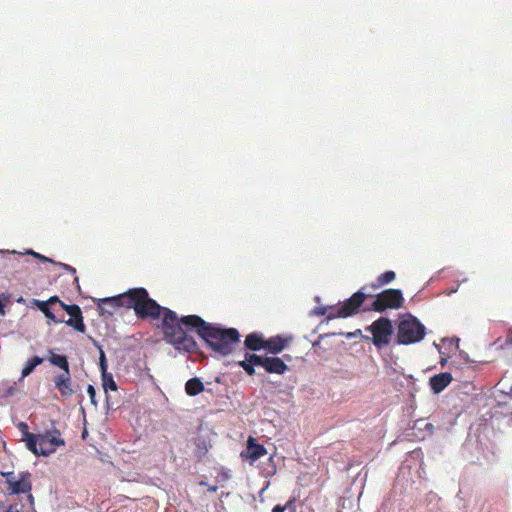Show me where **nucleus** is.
Wrapping results in <instances>:
<instances>
[{"instance_id":"obj_1","label":"nucleus","mask_w":512,"mask_h":512,"mask_svg":"<svg viewBox=\"0 0 512 512\" xmlns=\"http://www.w3.org/2000/svg\"><path fill=\"white\" fill-rule=\"evenodd\" d=\"M161 329L164 340L180 352L192 353L198 348L195 339L188 334L194 331L214 352L221 356L233 353L240 342V333L236 328H227L221 324L206 322L198 315L181 318L171 309H165Z\"/></svg>"},{"instance_id":"obj_2","label":"nucleus","mask_w":512,"mask_h":512,"mask_svg":"<svg viewBox=\"0 0 512 512\" xmlns=\"http://www.w3.org/2000/svg\"><path fill=\"white\" fill-rule=\"evenodd\" d=\"M98 310L100 315H113L118 307L133 308L135 314L140 319L152 318L159 319L164 317L165 309L155 300L151 299L145 288H133L125 293L106 297L98 300Z\"/></svg>"},{"instance_id":"obj_3","label":"nucleus","mask_w":512,"mask_h":512,"mask_svg":"<svg viewBox=\"0 0 512 512\" xmlns=\"http://www.w3.org/2000/svg\"><path fill=\"white\" fill-rule=\"evenodd\" d=\"M426 335V327L419 319L408 313L398 323L397 339L398 345H410L420 342Z\"/></svg>"},{"instance_id":"obj_4","label":"nucleus","mask_w":512,"mask_h":512,"mask_svg":"<svg viewBox=\"0 0 512 512\" xmlns=\"http://www.w3.org/2000/svg\"><path fill=\"white\" fill-rule=\"evenodd\" d=\"M404 301L402 291L399 289H387L379 293L365 310L383 312L388 308L398 309Z\"/></svg>"},{"instance_id":"obj_5","label":"nucleus","mask_w":512,"mask_h":512,"mask_svg":"<svg viewBox=\"0 0 512 512\" xmlns=\"http://www.w3.org/2000/svg\"><path fill=\"white\" fill-rule=\"evenodd\" d=\"M367 296L368 295L364 293L363 288L358 290L350 298L346 299L339 307H332L327 319L332 320L337 317L346 318L356 314Z\"/></svg>"},{"instance_id":"obj_6","label":"nucleus","mask_w":512,"mask_h":512,"mask_svg":"<svg viewBox=\"0 0 512 512\" xmlns=\"http://www.w3.org/2000/svg\"><path fill=\"white\" fill-rule=\"evenodd\" d=\"M367 330L371 332V341L376 348L382 349L390 343L393 333V326L390 319L381 317L374 321Z\"/></svg>"},{"instance_id":"obj_7","label":"nucleus","mask_w":512,"mask_h":512,"mask_svg":"<svg viewBox=\"0 0 512 512\" xmlns=\"http://www.w3.org/2000/svg\"><path fill=\"white\" fill-rule=\"evenodd\" d=\"M31 476L29 471H22L14 481H9L8 495L26 494L28 506L33 509L34 497L31 494Z\"/></svg>"},{"instance_id":"obj_8","label":"nucleus","mask_w":512,"mask_h":512,"mask_svg":"<svg viewBox=\"0 0 512 512\" xmlns=\"http://www.w3.org/2000/svg\"><path fill=\"white\" fill-rule=\"evenodd\" d=\"M61 433L54 428L51 432L40 434L38 456H49L56 451V447L64 446L65 441L60 437Z\"/></svg>"},{"instance_id":"obj_9","label":"nucleus","mask_w":512,"mask_h":512,"mask_svg":"<svg viewBox=\"0 0 512 512\" xmlns=\"http://www.w3.org/2000/svg\"><path fill=\"white\" fill-rule=\"evenodd\" d=\"M260 367L264 368L267 373L283 375L289 370V367L280 357L260 355Z\"/></svg>"},{"instance_id":"obj_10","label":"nucleus","mask_w":512,"mask_h":512,"mask_svg":"<svg viewBox=\"0 0 512 512\" xmlns=\"http://www.w3.org/2000/svg\"><path fill=\"white\" fill-rule=\"evenodd\" d=\"M53 382L62 397L67 398L74 394L70 369L55 375Z\"/></svg>"},{"instance_id":"obj_11","label":"nucleus","mask_w":512,"mask_h":512,"mask_svg":"<svg viewBox=\"0 0 512 512\" xmlns=\"http://www.w3.org/2000/svg\"><path fill=\"white\" fill-rule=\"evenodd\" d=\"M291 338H285L282 335H275L266 339L265 350L272 355L281 353L290 342Z\"/></svg>"},{"instance_id":"obj_12","label":"nucleus","mask_w":512,"mask_h":512,"mask_svg":"<svg viewBox=\"0 0 512 512\" xmlns=\"http://www.w3.org/2000/svg\"><path fill=\"white\" fill-rule=\"evenodd\" d=\"M453 378L449 372H441L433 375L429 379V385L434 394L441 393L451 382Z\"/></svg>"},{"instance_id":"obj_13","label":"nucleus","mask_w":512,"mask_h":512,"mask_svg":"<svg viewBox=\"0 0 512 512\" xmlns=\"http://www.w3.org/2000/svg\"><path fill=\"white\" fill-rule=\"evenodd\" d=\"M266 339L258 332L248 334L244 340V347L249 351L265 350Z\"/></svg>"},{"instance_id":"obj_14","label":"nucleus","mask_w":512,"mask_h":512,"mask_svg":"<svg viewBox=\"0 0 512 512\" xmlns=\"http://www.w3.org/2000/svg\"><path fill=\"white\" fill-rule=\"evenodd\" d=\"M238 365L246 372L247 375L255 374V367H260V355L255 353H245V359L238 362Z\"/></svg>"},{"instance_id":"obj_15","label":"nucleus","mask_w":512,"mask_h":512,"mask_svg":"<svg viewBox=\"0 0 512 512\" xmlns=\"http://www.w3.org/2000/svg\"><path fill=\"white\" fill-rule=\"evenodd\" d=\"M247 453L251 461H256L266 454V449L263 445L256 443L255 440L250 437L247 442Z\"/></svg>"},{"instance_id":"obj_16","label":"nucleus","mask_w":512,"mask_h":512,"mask_svg":"<svg viewBox=\"0 0 512 512\" xmlns=\"http://www.w3.org/2000/svg\"><path fill=\"white\" fill-rule=\"evenodd\" d=\"M205 391L203 382L198 377L190 378L185 384V392L189 396H196Z\"/></svg>"},{"instance_id":"obj_17","label":"nucleus","mask_w":512,"mask_h":512,"mask_svg":"<svg viewBox=\"0 0 512 512\" xmlns=\"http://www.w3.org/2000/svg\"><path fill=\"white\" fill-rule=\"evenodd\" d=\"M48 361L51 365L60 368L62 372L70 369L69 361L66 355L56 354L52 350H49Z\"/></svg>"},{"instance_id":"obj_18","label":"nucleus","mask_w":512,"mask_h":512,"mask_svg":"<svg viewBox=\"0 0 512 512\" xmlns=\"http://www.w3.org/2000/svg\"><path fill=\"white\" fill-rule=\"evenodd\" d=\"M22 440L25 441L27 449L38 456L40 434L24 433Z\"/></svg>"},{"instance_id":"obj_19","label":"nucleus","mask_w":512,"mask_h":512,"mask_svg":"<svg viewBox=\"0 0 512 512\" xmlns=\"http://www.w3.org/2000/svg\"><path fill=\"white\" fill-rule=\"evenodd\" d=\"M44 360H45L44 358L39 357V356H33V357L29 358L22 369V372H21L22 378H25V377L29 376L31 373H33L35 368L38 365L42 364L44 362Z\"/></svg>"},{"instance_id":"obj_20","label":"nucleus","mask_w":512,"mask_h":512,"mask_svg":"<svg viewBox=\"0 0 512 512\" xmlns=\"http://www.w3.org/2000/svg\"><path fill=\"white\" fill-rule=\"evenodd\" d=\"M63 323L72 327L77 332L84 333L86 331L82 313L78 315H72V317H70L68 320L63 319Z\"/></svg>"},{"instance_id":"obj_21","label":"nucleus","mask_w":512,"mask_h":512,"mask_svg":"<svg viewBox=\"0 0 512 512\" xmlns=\"http://www.w3.org/2000/svg\"><path fill=\"white\" fill-rule=\"evenodd\" d=\"M195 446V455L198 459L203 458L207 454L209 448L211 447L209 442L203 436H199L195 439Z\"/></svg>"},{"instance_id":"obj_22","label":"nucleus","mask_w":512,"mask_h":512,"mask_svg":"<svg viewBox=\"0 0 512 512\" xmlns=\"http://www.w3.org/2000/svg\"><path fill=\"white\" fill-rule=\"evenodd\" d=\"M102 386L105 392L107 393L109 390L116 391L118 386L113 378V375L108 372H101Z\"/></svg>"},{"instance_id":"obj_23","label":"nucleus","mask_w":512,"mask_h":512,"mask_svg":"<svg viewBox=\"0 0 512 512\" xmlns=\"http://www.w3.org/2000/svg\"><path fill=\"white\" fill-rule=\"evenodd\" d=\"M396 277V274L394 271H386L384 273H382L380 276H378L377 280L375 283L372 284V287L374 289H377L383 285H386V284H389L390 282H392Z\"/></svg>"},{"instance_id":"obj_24","label":"nucleus","mask_w":512,"mask_h":512,"mask_svg":"<svg viewBox=\"0 0 512 512\" xmlns=\"http://www.w3.org/2000/svg\"><path fill=\"white\" fill-rule=\"evenodd\" d=\"M93 342H94V344L99 349V368H100V371L101 372L108 371L107 358H106V355H105V352H104L102 346L98 345V343L95 340H93Z\"/></svg>"},{"instance_id":"obj_25","label":"nucleus","mask_w":512,"mask_h":512,"mask_svg":"<svg viewBox=\"0 0 512 512\" xmlns=\"http://www.w3.org/2000/svg\"><path fill=\"white\" fill-rule=\"evenodd\" d=\"M40 311L49 319V323H63V319L57 318L56 315L51 311L49 304H47V306H45V308H43V310Z\"/></svg>"},{"instance_id":"obj_26","label":"nucleus","mask_w":512,"mask_h":512,"mask_svg":"<svg viewBox=\"0 0 512 512\" xmlns=\"http://www.w3.org/2000/svg\"><path fill=\"white\" fill-rule=\"evenodd\" d=\"M16 503H17V508L19 509V512H36L35 504L33 505V509H31L28 506L27 497L25 498V501H23L21 498H19Z\"/></svg>"},{"instance_id":"obj_27","label":"nucleus","mask_w":512,"mask_h":512,"mask_svg":"<svg viewBox=\"0 0 512 512\" xmlns=\"http://www.w3.org/2000/svg\"><path fill=\"white\" fill-rule=\"evenodd\" d=\"M26 254L31 255V256H33V257H35V258H37V259H39V260H41L43 262L56 263V261H54L53 259H51L49 257H46V256H44V255H42V254H40L38 252L33 251V250H27Z\"/></svg>"},{"instance_id":"obj_28","label":"nucleus","mask_w":512,"mask_h":512,"mask_svg":"<svg viewBox=\"0 0 512 512\" xmlns=\"http://www.w3.org/2000/svg\"><path fill=\"white\" fill-rule=\"evenodd\" d=\"M87 394L90 398V402L91 404H93L95 407L97 406V401H96V389L93 385L89 384L88 387H87Z\"/></svg>"},{"instance_id":"obj_29","label":"nucleus","mask_w":512,"mask_h":512,"mask_svg":"<svg viewBox=\"0 0 512 512\" xmlns=\"http://www.w3.org/2000/svg\"><path fill=\"white\" fill-rule=\"evenodd\" d=\"M66 313L69 314L70 317H72V315L81 314L82 311H81V308L78 305L71 304V306H69L68 309L66 310Z\"/></svg>"},{"instance_id":"obj_30","label":"nucleus","mask_w":512,"mask_h":512,"mask_svg":"<svg viewBox=\"0 0 512 512\" xmlns=\"http://www.w3.org/2000/svg\"><path fill=\"white\" fill-rule=\"evenodd\" d=\"M327 308L324 306L316 307L311 311V315L323 316L325 315Z\"/></svg>"},{"instance_id":"obj_31","label":"nucleus","mask_w":512,"mask_h":512,"mask_svg":"<svg viewBox=\"0 0 512 512\" xmlns=\"http://www.w3.org/2000/svg\"><path fill=\"white\" fill-rule=\"evenodd\" d=\"M1 475L5 477L7 485H9V481H14L17 476L14 474V472H2Z\"/></svg>"},{"instance_id":"obj_32","label":"nucleus","mask_w":512,"mask_h":512,"mask_svg":"<svg viewBox=\"0 0 512 512\" xmlns=\"http://www.w3.org/2000/svg\"><path fill=\"white\" fill-rule=\"evenodd\" d=\"M32 304L35 305L39 310H43L47 304H49V301H42L38 299H32Z\"/></svg>"},{"instance_id":"obj_33","label":"nucleus","mask_w":512,"mask_h":512,"mask_svg":"<svg viewBox=\"0 0 512 512\" xmlns=\"http://www.w3.org/2000/svg\"><path fill=\"white\" fill-rule=\"evenodd\" d=\"M56 265H59L60 267H62L64 270L70 272L71 274H76V269L68 264H65V263H62V262H56L55 263Z\"/></svg>"},{"instance_id":"obj_34","label":"nucleus","mask_w":512,"mask_h":512,"mask_svg":"<svg viewBox=\"0 0 512 512\" xmlns=\"http://www.w3.org/2000/svg\"><path fill=\"white\" fill-rule=\"evenodd\" d=\"M286 509L290 510L291 512H295V498H290L285 505Z\"/></svg>"},{"instance_id":"obj_35","label":"nucleus","mask_w":512,"mask_h":512,"mask_svg":"<svg viewBox=\"0 0 512 512\" xmlns=\"http://www.w3.org/2000/svg\"><path fill=\"white\" fill-rule=\"evenodd\" d=\"M18 428L21 430L22 436L24 435V433H30L28 431L29 427H28V425L25 422H20L18 424Z\"/></svg>"},{"instance_id":"obj_36","label":"nucleus","mask_w":512,"mask_h":512,"mask_svg":"<svg viewBox=\"0 0 512 512\" xmlns=\"http://www.w3.org/2000/svg\"><path fill=\"white\" fill-rule=\"evenodd\" d=\"M3 512H19L17 503H11Z\"/></svg>"},{"instance_id":"obj_37","label":"nucleus","mask_w":512,"mask_h":512,"mask_svg":"<svg viewBox=\"0 0 512 512\" xmlns=\"http://www.w3.org/2000/svg\"><path fill=\"white\" fill-rule=\"evenodd\" d=\"M387 299L389 300L388 303H390L391 305H396L395 303H398L397 301H395L394 295L390 292H388L387 294Z\"/></svg>"},{"instance_id":"obj_38","label":"nucleus","mask_w":512,"mask_h":512,"mask_svg":"<svg viewBox=\"0 0 512 512\" xmlns=\"http://www.w3.org/2000/svg\"><path fill=\"white\" fill-rule=\"evenodd\" d=\"M326 336H327V334L320 335V336L318 337V339L312 343V346H313L314 348L319 347V346H320V341H321L324 337H326Z\"/></svg>"},{"instance_id":"obj_39","label":"nucleus","mask_w":512,"mask_h":512,"mask_svg":"<svg viewBox=\"0 0 512 512\" xmlns=\"http://www.w3.org/2000/svg\"><path fill=\"white\" fill-rule=\"evenodd\" d=\"M285 510H286V507L278 504L273 507L272 512H284Z\"/></svg>"},{"instance_id":"obj_40","label":"nucleus","mask_w":512,"mask_h":512,"mask_svg":"<svg viewBox=\"0 0 512 512\" xmlns=\"http://www.w3.org/2000/svg\"><path fill=\"white\" fill-rule=\"evenodd\" d=\"M47 301H49V305H50V304H54V303H59L61 300L59 299L58 296H52Z\"/></svg>"},{"instance_id":"obj_41","label":"nucleus","mask_w":512,"mask_h":512,"mask_svg":"<svg viewBox=\"0 0 512 512\" xmlns=\"http://www.w3.org/2000/svg\"><path fill=\"white\" fill-rule=\"evenodd\" d=\"M505 343L506 345H512V329L509 330Z\"/></svg>"},{"instance_id":"obj_42","label":"nucleus","mask_w":512,"mask_h":512,"mask_svg":"<svg viewBox=\"0 0 512 512\" xmlns=\"http://www.w3.org/2000/svg\"><path fill=\"white\" fill-rule=\"evenodd\" d=\"M14 387H9L6 392H5V395L6 396H12L14 394Z\"/></svg>"},{"instance_id":"obj_43","label":"nucleus","mask_w":512,"mask_h":512,"mask_svg":"<svg viewBox=\"0 0 512 512\" xmlns=\"http://www.w3.org/2000/svg\"><path fill=\"white\" fill-rule=\"evenodd\" d=\"M59 305L62 307L63 310H67L69 306H71V304H66L64 303L63 301H60L59 302Z\"/></svg>"},{"instance_id":"obj_44","label":"nucleus","mask_w":512,"mask_h":512,"mask_svg":"<svg viewBox=\"0 0 512 512\" xmlns=\"http://www.w3.org/2000/svg\"><path fill=\"white\" fill-rule=\"evenodd\" d=\"M59 305L62 307L63 310H67L69 306H71V304H66L64 303L63 301H60L59 302Z\"/></svg>"},{"instance_id":"obj_45","label":"nucleus","mask_w":512,"mask_h":512,"mask_svg":"<svg viewBox=\"0 0 512 512\" xmlns=\"http://www.w3.org/2000/svg\"><path fill=\"white\" fill-rule=\"evenodd\" d=\"M4 307H5V305H4L3 301L0 299V314L5 313Z\"/></svg>"},{"instance_id":"obj_46","label":"nucleus","mask_w":512,"mask_h":512,"mask_svg":"<svg viewBox=\"0 0 512 512\" xmlns=\"http://www.w3.org/2000/svg\"><path fill=\"white\" fill-rule=\"evenodd\" d=\"M282 359H283L284 361H285V360H286V361H291V360H292V357H291V355H289V354H285V355H283Z\"/></svg>"},{"instance_id":"obj_47","label":"nucleus","mask_w":512,"mask_h":512,"mask_svg":"<svg viewBox=\"0 0 512 512\" xmlns=\"http://www.w3.org/2000/svg\"><path fill=\"white\" fill-rule=\"evenodd\" d=\"M447 361H448V359H447V358H441V360H440V365H441L442 367H444V366L446 365Z\"/></svg>"},{"instance_id":"obj_48","label":"nucleus","mask_w":512,"mask_h":512,"mask_svg":"<svg viewBox=\"0 0 512 512\" xmlns=\"http://www.w3.org/2000/svg\"><path fill=\"white\" fill-rule=\"evenodd\" d=\"M16 302H17V303L24 304V303H25V299L21 296V297H19L18 299H16Z\"/></svg>"},{"instance_id":"obj_49","label":"nucleus","mask_w":512,"mask_h":512,"mask_svg":"<svg viewBox=\"0 0 512 512\" xmlns=\"http://www.w3.org/2000/svg\"><path fill=\"white\" fill-rule=\"evenodd\" d=\"M425 429H426V430H432V429H433V425H432L431 423H427V424L425 425Z\"/></svg>"},{"instance_id":"obj_50","label":"nucleus","mask_w":512,"mask_h":512,"mask_svg":"<svg viewBox=\"0 0 512 512\" xmlns=\"http://www.w3.org/2000/svg\"><path fill=\"white\" fill-rule=\"evenodd\" d=\"M442 341H443V342H449L450 344L453 342V340H452V339H443Z\"/></svg>"},{"instance_id":"obj_51","label":"nucleus","mask_w":512,"mask_h":512,"mask_svg":"<svg viewBox=\"0 0 512 512\" xmlns=\"http://www.w3.org/2000/svg\"><path fill=\"white\" fill-rule=\"evenodd\" d=\"M434 346L438 349L439 353H442L438 344L434 342Z\"/></svg>"},{"instance_id":"obj_52","label":"nucleus","mask_w":512,"mask_h":512,"mask_svg":"<svg viewBox=\"0 0 512 512\" xmlns=\"http://www.w3.org/2000/svg\"><path fill=\"white\" fill-rule=\"evenodd\" d=\"M354 335H355V333H348V334H347V337H348V338H351V337H353Z\"/></svg>"},{"instance_id":"obj_53","label":"nucleus","mask_w":512,"mask_h":512,"mask_svg":"<svg viewBox=\"0 0 512 512\" xmlns=\"http://www.w3.org/2000/svg\"><path fill=\"white\" fill-rule=\"evenodd\" d=\"M74 281L76 282L77 286L79 287L78 277H75Z\"/></svg>"},{"instance_id":"obj_54","label":"nucleus","mask_w":512,"mask_h":512,"mask_svg":"<svg viewBox=\"0 0 512 512\" xmlns=\"http://www.w3.org/2000/svg\"><path fill=\"white\" fill-rule=\"evenodd\" d=\"M315 301L319 302V301H320V297H319V296H316V297H315Z\"/></svg>"},{"instance_id":"obj_55","label":"nucleus","mask_w":512,"mask_h":512,"mask_svg":"<svg viewBox=\"0 0 512 512\" xmlns=\"http://www.w3.org/2000/svg\"><path fill=\"white\" fill-rule=\"evenodd\" d=\"M217 487H210L211 491H216Z\"/></svg>"},{"instance_id":"obj_56","label":"nucleus","mask_w":512,"mask_h":512,"mask_svg":"<svg viewBox=\"0 0 512 512\" xmlns=\"http://www.w3.org/2000/svg\"><path fill=\"white\" fill-rule=\"evenodd\" d=\"M4 504L0 501V510L3 508Z\"/></svg>"},{"instance_id":"obj_57","label":"nucleus","mask_w":512,"mask_h":512,"mask_svg":"<svg viewBox=\"0 0 512 512\" xmlns=\"http://www.w3.org/2000/svg\"><path fill=\"white\" fill-rule=\"evenodd\" d=\"M106 401H107V404H109V397H108V395H106Z\"/></svg>"},{"instance_id":"obj_58","label":"nucleus","mask_w":512,"mask_h":512,"mask_svg":"<svg viewBox=\"0 0 512 512\" xmlns=\"http://www.w3.org/2000/svg\"><path fill=\"white\" fill-rule=\"evenodd\" d=\"M82 436H83V438H84L85 436H87V432H86V431H84Z\"/></svg>"}]
</instances>
